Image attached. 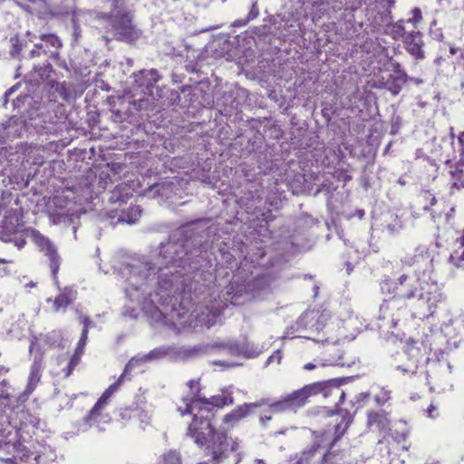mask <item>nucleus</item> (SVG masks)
Segmentation results:
<instances>
[{
    "label": "nucleus",
    "mask_w": 464,
    "mask_h": 464,
    "mask_svg": "<svg viewBox=\"0 0 464 464\" xmlns=\"http://www.w3.org/2000/svg\"><path fill=\"white\" fill-rule=\"evenodd\" d=\"M304 368L305 370H314L315 368V365L312 362H308L304 366Z\"/></svg>",
    "instance_id": "393cba45"
},
{
    "label": "nucleus",
    "mask_w": 464,
    "mask_h": 464,
    "mask_svg": "<svg viewBox=\"0 0 464 464\" xmlns=\"http://www.w3.org/2000/svg\"><path fill=\"white\" fill-rule=\"evenodd\" d=\"M80 319H81V322L84 324V328L82 330V337L79 342V348H78V350H80V353H82V348L86 343V340L88 337V327H89V324L91 322L86 316H83V315H82L80 317Z\"/></svg>",
    "instance_id": "dca6fc26"
},
{
    "label": "nucleus",
    "mask_w": 464,
    "mask_h": 464,
    "mask_svg": "<svg viewBox=\"0 0 464 464\" xmlns=\"http://www.w3.org/2000/svg\"><path fill=\"white\" fill-rule=\"evenodd\" d=\"M406 74L403 72L398 70L395 71L393 74L389 75V77L383 82V85L393 95H396L401 92V87L406 82Z\"/></svg>",
    "instance_id": "6e6552de"
},
{
    "label": "nucleus",
    "mask_w": 464,
    "mask_h": 464,
    "mask_svg": "<svg viewBox=\"0 0 464 464\" xmlns=\"http://www.w3.org/2000/svg\"><path fill=\"white\" fill-rule=\"evenodd\" d=\"M80 319H81V322L84 324V328L82 330V337L79 342V348H78V350H80V353H82V348L86 343V340L88 337V327H89V324L91 322L86 316H83V315H82L80 317Z\"/></svg>",
    "instance_id": "f3484780"
},
{
    "label": "nucleus",
    "mask_w": 464,
    "mask_h": 464,
    "mask_svg": "<svg viewBox=\"0 0 464 464\" xmlns=\"http://www.w3.org/2000/svg\"><path fill=\"white\" fill-rule=\"evenodd\" d=\"M164 464H181L180 456L176 451H169L163 457Z\"/></svg>",
    "instance_id": "a211bd4d"
},
{
    "label": "nucleus",
    "mask_w": 464,
    "mask_h": 464,
    "mask_svg": "<svg viewBox=\"0 0 464 464\" xmlns=\"http://www.w3.org/2000/svg\"><path fill=\"white\" fill-rule=\"evenodd\" d=\"M406 49L416 58H423L424 53L421 49L422 41L420 33H411L406 35L404 39Z\"/></svg>",
    "instance_id": "0eeeda50"
},
{
    "label": "nucleus",
    "mask_w": 464,
    "mask_h": 464,
    "mask_svg": "<svg viewBox=\"0 0 464 464\" xmlns=\"http://www.w3.org/2000/svg\"><path fill=\"white\" fill-rule=\"evenodd\" d=\"M261 405V402L245 403L240 405L224 416L223 423L227 425V428H231L235 426L240 420L248 416L253 409Z\"/></svg>",
    "instance_id": "20e7f679"
},
{
    "label": "nucleus",
    "mask_w": 464,
    "mask_h": 464,
    "mask_svg": "<svg viewBox=\"0 0 464 464\" xmlns=\"http://www.w3.org/2000/svg\"><path fill=\"white\" fill-rule=\"evenodd\" d=\"M148 73H150L151 75V77L153 78V80L156 82L158 79H159V74L156 71L154 70H150V72H148Z\"/></svg>",
    "instance_id": "b1692460"
},
{
    "label": "nucleus",
    "mask_w": 464,
    "mask_h": 464,
    "mask_svg": "<svg viewBox=\"0 0 464 464\" xmlns=\"http://www.w3.org/2000/svg\"><path fill=\"white\" fill-rule=\"evenodd\" d=\"M317 448H318V446L314 447L313 450H311V454L314 453V451H316ZM308 453H310V451Z\"/></svg>",
    "instance_id": "cd10ccee"
},
{
    "label": "nucleus",
    "mask_w": 464,
    "mask_h": 464,
    "mask_svg": "<svg viewBox=\"0 0 464 464\" xmlns=\"http://www.w3.org/2000/svg\"><path fill=\"white\" fill-rule=\"evenodd\" d=\"M116 391V385L111 384L101 396V398L96 402L95 406L92 410L90 413V417L93 418L96 415L99 414V411L102 410L105 405L108 404V402L111 401V397L113 396L114 392Z\"/></svg>",
    "instance_id": "9b49d317"
},
{
    "label": "nucleus",
    "mask_w": 464,
    "mask_h": 464,
    "mask_svg": "<svg viewBox=\"0 0 464 464\" xmlns=\"http://www.w3.org/2000/svg\"><path fill=\"white\" fill-rule=\"evenodd\" d=\"M74 291L72 288H65L53 301V309L55 312H59L65 309L73 299Z\"/></svg>",
    "instance_id": "9d476101"
},
{
    "label": "nucleus",
    "mask_w": 464,
    "mask_h": 464,
    "mask_svg": "<svg viewBox=\"0 0 464 464\" xmlns=\"http://www.w3.org/2000/svg\"><path fill=\"white\" fill-rule=\"evenodd\" d=\"M188 386L190 388V390L192 391L193 394H194V398H198V393L200 391V385H199V382L198 381H195V380H192L188 382Z\"/></svg>",
    "instance_id": "412c9836"
},
{
    "label": "nucleus",
    "mask_w": 464,
    "mask_h": 464,
    "mask_svg": "<svg viewBox=\"0 0 464 464\" xmlns=\"http://www.w3.org/2000/svg\"><path fill=\"white\" fill-rule=\"evenodd\" d=\"M255 464H265L262 459H256Z\"/></svg>",
    "instance_id": "bb28decb"
},
{
    "label": "nucleus",
    "mask_w": 464,
    "mask_h": 464,
    "mask_svg": "<svg viewBox=\"0 0 464 464\" xmlns=\"http://www.w3.org/2000/svg\"><path fill=\"white\" fill-rule=\"evenodd\" d=\"M38 244L41 246L42 251H44L45 255L49 257L51 261L50 266L53 276V277L56 278L60 266V257L57 254L56 249L54 248L51 241L45 237H40Z\"/></svg>",
    "instance_id": "423d86ee"
},
{
    "label": "nucleus",
    "mask_w": 464,
    "mask_h": 464,
    "mask_svg": "<svg viewBox=\"0 0 464 464\" xmlns=\"http://www.w3.org/2000/svg\"><path fill=\"white\" fill-rule=\"evenodd\" d=\"M431 411H433V407L430 406V408L429 409V412H430V415L431 416Z\"/></svg>",
    "instance_id": "c756f323"
},
{
    "label": "nucleus",
    "mask_w": 464,
    "mask_h": 464,
    "mask_svg": "<svg viewBox=\"0 0 464 464\" xmlns=\"http://www.w3.org/2000/svg\"><path fill=\"white\" fill-rule=\"evenodd\" d=\"M321 392H323V383L314 382L308 384L275 402L271 407L279 411L301 407L306 403L310 397Z\"/></svg>",
    "instance_id": "f03ea898"
},
{
    "label": "nucleus",
    "mask_w": 464,
    "mask_h": 464,
    "mask_svg": "<svg viewBox=\"0 0 464 464\" xmlns=\"http://www.w3.org/2000/svg\"><path fill=\"white\" fill-rule=\"evenodd\" d=\"M331 424L334 427V437L332 445H334L346 433L353 423V416L347 411L341 410L332 416Z\"/></svg>",
    "instance_id": "7ed1b4c3"
},
{
    "label": "nucleus",
    "mask_w": 464,
    "mask_h": 464,
    "mask_svg": "<svg viewBox=\"0 0 464 464\" xmlns=\"http://www.w3.org/2000/svg\"><path fill=\"white\" fill-rule=\"evenodd\" d=\"M450 173L452 186L457 189L464 188V162L458 163Z\"/></svg>",
    "instance_id": "4468645a"
},
{
    "label": "nucleus",
    "mask_w": 464,
    "mask_h": 464,
    "mask_svg": "<svg viewBox=\"0 0 464 464\" xmlns=\"http://www.w3.org/2000/svg\"><path fill=\"white\" fill-rule=\"evenodd\" d=\"M130 211L131 212V217H129V218L122 217L120 218V221L131 224V223H135L139 219V218L140 216V210L139 209V208H137V207L130 208Z\"/></svg>",
    "instance_id": "6ab92c4d"
},
{
    "label": "nucleus",
    "mask_w": 464,
    "mask_h": 464,
    "mask_svg": "<svg viewBox=\"0 0 464 464\" xmlns=\"http://www.w3.org/2000/svg\"><path fill=\"white\" fill-rule=\"evenodd\" d=\"M422 19V16H421V12L419 8H414L412 10V17L410 18V22L412 23V24H418L419 22H420Z\"/></svg>",
    "instance_id": "4be33fe9"
},
{
    "label": "nucleus",
    "mask_w": 464,
    "mask_h": 464,
    "mask_svg": "<svg viewBox=\"0 0 464 464\" xmlns=\"http://www.w3.org/2000/svg\"><path fill=\"white\" fill-rule=\"evenodd\" d=\"M436 306V304L433 303L430 306V310H431L432 308H434Z\"/></svg>",
    "instance_id": "7c9ffc66"
},
{
    "label": "nucleus",
    "mask_w": 464,
    "mask_h": 464,
    "mask_svg": "<svg viewBox=\"0 0 464 464\" xmlns=\"http://www.w3.org/2000/svg\"><path fill=\"white\" fill-rule=\"evenodd\" d=\"M42 358L34 360L29 376L28 388L34 390L41 380Z\"/></svg>",
    "instance_id": "2eb2a0df"
},
{
    "label": "nucleus",
    "mask_w": 464,
    "mask_h": 464,
    "mask_svg": "<svg viewBox=\"0 0 464 464\" xmlns=\"http://www.w3.org/2000/svg\"><path fill=\"white\" fill-rule=\"evenodd\" d=\"M343 399H344V392H343L341 394V400H343Z\"/></svg>",
    "instance_id": "2f4dec72"
},
{
    "label": "nucleus",
    "mask_w": 464,
    "mask_h": 464,
    "mask_svg": "<svg viewBox=\"0 0 464 464\" xmlns=\"http://www.w3.org/2000/svg\"><path fill=\"white\" fill-rule=\"evenodd\" d=\"M118 34L121 39L131 42L140 37V31L132 24L128 14H123L118 19Z\"/></svg>",
    "instance_id": "39448f33"
},
{
    "label": "nucleus",
    "mask_w": 464,
    "mask_h": 464,
    "mask_svg": "<svg viewBox=\"0 0 464 464\" xmlns=\"http://www.w3.org/2000/svg\"><path fill=\"white\" fill-rule=\"evenodd\" d=\"M334 445L331 444L330 450L324 455L320 464H344L346 456L343 451L333 450Z\"/></svg>",
    "instance_id": "f8f14e48"
},
{
    "label": "nucleus",
    "mask_w": 464,
    "mask_h": 464,
    "mask_svg": "<svg viewBox=\"0 0 464 464\" xmlns=\"http://www.w3.org/2000/svg\"><path fill=\"white\" fill-rule=\"evenodd\" d=\"M458 8H464V0H455Z\"/></svg>",
    "instance_id": "a878e982"
},
{
    "label": "nucleus",
    "mask_w": 464,
    "mask_h": 464,
    "mask_svg": "<svg viewBox=\"0 0 464 464\" xmlns=\"http://www.w3.org/2000/svg\"><path fill=\"white\" fill-rule=\"evenodd\" d=\"M450 260L457 267L464 266V234L457 240V247L450 255Z\"/></svg>",
    "instance_id": "ddd939ff"
},
{
    "label": "nucleus",
    "mask_w": 464,
    "mask_h": 464,
    "mask_svg": "<svg viewBox=\"0 0 464 464\" xmlns=\"http://www.w3.org/2000/svg\"><path fill=\"white\" fill-rule=\"evenodd\" d=\"M233 402L231 393L224 391L209 399L198 397L192 399L189 403L184 401V407H178L181 415L193 414L187 434L198 445L208 444L207 455L213 461H218L226 457L228 441L227 432L214 427L209 414L213 408H223Z\"/></svg>",
    "instance_id": "f257e3e1"
},
{
    "label": "nucleus",
    "mask_w": 464,
    "mask_h": 464,
    "mask_svg": "<svg viewBox=\"0 0 464 464\" xmlns=\"http://www.w3.org/2000/svg\"><path fill=\"white\" fill-rule=\"evenodd\" d=\"M431 411H433V407L430 406V408L429 409V412H430V415L431 416Z\"/></svg>",
    "instance_id": "c85d7f7f"
},
{
    "label": "nucleus",
    "mask_w": 464,
    "mask_h": 464,
    "mask_svg": "<svg viewBox=\"0 0 464 464\" xmlns=\"http://www.w3.org/2000/svg\"><path fill=\"white\" fill-rule=\"evenodd\" d=\"M390 420L384 412H370L368 414V426H375L380 431L390 430Z\"/></svg>",
    "instance_id": "1a4fd4ad"
},
{
    "label": "nucleus",
    "mask_w": 464,
    "mask_h": 464,
    "mask_svg": "<svg viewBox=\"0 0 464 464\" xmlns=\"http://www.w3.org/2000/svg\"><path fill=\"white\" fill-rule=\"evenodd\" d=\"M42 38H43V40L50 43L54 47L62 46V43H61L60 39L54 34L44 35Z\"/></svg>",
    "instance_id": "aec40b11"
},
{
    "label": "nucleus",
    "mask_w": 464,
    "mask_h": 464,
    "mask_svg": "<svg viewBox=\"0 0 464 464\" xmlns=\"http://www.w3.org/2000/svg\"><path fill=\"white\" fill-rule=\"evenodd\" d=\"M78 362H79V355H78V353H77V354H75V355L72 358V360H71V362H70V364H69V366H68V370H67V372H66V376H69V375L71 374V372H72V371L73 370L74 366L78 364Z\"/></svg>",
    "instance_id": "5701e85b"
}]
</instances>
